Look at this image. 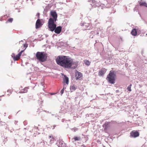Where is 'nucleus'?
I'll list each match as a JSON object with an SVG mask.
<instances>
[{"label": "nucleus", "instance_id": "obj_19", "mask_svg": "<svg viewBox=\"0 0 147 147\" xmlns=\"http://www.w3.org/2000/svg\"><path fill=\"white\" fill-rule=\"evenodd\" d=\"M13 18H9L7 21V22H10V23H11L12 21H13Z\"/></svg>", "mask_w": 147, "mask_h": 147}, {"label": "nucleus", "instance_id": "obj_7", "mask_svg": "<svg viewBox=\"0 0 147 147\" xmlns=\"http://www.w3.org/2000/svg\"><path fill=\"white\" fill-rule=\"evenodd\" d=\"M139 136V133L137 131L133 130L130 133V137L135 138Z\"/></svg>", "mask_w": 147, "mask_h": 147}, {"label": "nucleus", "instance_id": "obj_8", "mask_svg": "<svg viewBox=\"0 0 147 147\" xmlns=\"http://www.w3.org/2000/svg\"><path fill=\"white\" fill-rule=\"evenodd\" d=\"M43 24L42 22L41 21L40 19H38L36 22V28L38 29L41 27L42 25Z\"/></svg>", "mask_w": 147, "mask_h": 147}, {"label": "nucleus", "instance_id": "obj_9", "mask_svg": "<svg viewBox=\"0 0 147 147\" xmlns=\"http://www.w3.org/2000/svg\"><path fill=\"white\" fill-rule=\"evenodd\" d=\"M107 69L105 68H102L99 71L98 73V75L99 76H103L106 73Z\"/></svg>", "mask_w": 147, "mask_h": 147}, {"label": "nucleus", "instance_id": "obj_15", "mask_svg": "<svg viewBox=\"0 0 147 147\" xmlns=\"http://www.w3.org/2000/svg\"><path fill=\"white\" fill-rule=\"evenodd\" d=\"M49 137L50 142L51 143H53L55 140V139L52 136H50Z\"/></svg>", "mask_w": 147, "mask_h": 147}, {"label": "nucleus", "instance_id": "obj_3", "mask_svg": "<svg viewBox=\"0 0 147 147\" xmlns=\"http://www.w3.org/2000/svg\"><path fill=\"white\" fill-rule=\"evenodd\" d=\"M36 56L37 59L41 62H45L47 59V54L44 52H37Z\"/></svg>", "mask_w": 147, "mask_h": 147}, {"label": "nucleus", "instance_id": "obj_18", "mask_svg": "<svg viewBox=\"0 0 147 147\" xmlns=\"http://www.w3.org/2000/svg\"><path fill=\"white\" fill-rule=\"evenodd\" d=\"M28 88L26 87L22 90V92L24 93H26L28 91Z\"/></svg>", "mask_w": 147, "mask_h": 147}, {"label": "nucleus", "instance_id": "obj_20", "mask_svg": "<svg viewBox=\"0 0 147 147\" xmlns=\"http://www.w3.org/2000/svg\"><path fill=\"white\" fill-rule=\"evenodd\" d=\"M132 86V84H130V85L128 86L127 88V89L129 91H131V87Z\"/></svg>", "mask_w": 147, "mask_h": 147}, {"label": "nucleus", "instance_id": "obj_16", "mask_svg": "<svg viewBox=\"0 0 147 147\" xmlns=\"http://www.w3.org/2000/svg\"><path fill=\"white\" fill-rule=\"evenodd\" d=\"M84 62L85 64H86L87 65H89L90 64V62H89V61L87 60H84Z\"/></svg>", "mask_w": 147, "mask_h": 147}, {"label": "nucleus", "instance_id": "obj_13", "mask_svg": "<svg viewBox=\"0 0 147 147\" xmlns=\"http://www.w3.org/2000/svg\"><path fill=\"white\" fill-rule=\"evenodd\" d=\"M137 30L136 29H133L131 32V34L134 36H136L137 35Z\"/></svg>", "mask_w": 147, "mask_h": 147}, {"label": "nucleus", "instance_id": "obj_24", "mask_svg": "<svg viewBox=\"0 0 147 147\" xmlns=\"http://www.w3.org/2000/svg\"><path fill=\"white\" fill-rule=\"evenodd\" d=\"M24 47H26V45L25 44H24Z\"/></svg>", "mask_w": 147, "mask_h": 147}, {"label": "nucleus", "instance_id": "obj_10", "mask_svg": "<svg viewBox=\"0 0 147 147\" xmlns=\"http://www.w3.org/2000/svg\"><path fill=\"white\" fill-rule=\"evenodd\" d=\"M139 3L140 6H143L147 7V3L145 2H144L142 0H141L139 1Z\"/></svg>", "mask_w": 147, "mask_h": 147}, {"label": "nucleus", "instance_id": "obj_12", "mask_svg": "<svg viewBox=\"0 0 147 147\" xmlns=\"http://www.w3.org/2000/svg\"><path fill=\"white\" fill-rule=\"evenodd\" d=\"M63 81L64 83H66L67 84H69V78L65 75H64V76Z\"/></svg>", "mask_w": 147, "mask_h": 147}, {"label": "nucleus", "instance_id": "obj_17", "mask_svg": "<svg viewBox=\"0 0 147 147\" xmlns=\"http://www.w3.org/2000/svg\"><path fill=\"white\" fill-rule=\"evenodd\" d=\"M74 138L75 141H79L81 139V138L80 137L78 136H75Z\"/></svg>", "mask_w": 147, "mask_h": 147}, {"label": "nucleus", "instance_id": "obj_5", "mask_svg": "<svg viewBox=\"0 0 147 147\" xmlns=\"http://www.w3.org/2000/svg\"><path fill=\"white\" fill-rule=\"evenodd\" d=\"M55 26H53L49 25H48V27L51 31L53 32L54 31L57 34H60L61 31L62 27L61 26H58L56 27V25L55 23Z\"/></svg>", "mask_w": 147, "mask_h": 147}, {"label": "nucleus", "instance_id": "obj_1", "mask_svg": "<svg viewBox=\"0 0 147 147\" xmlns=\"http://www.w3.org/2000/svg\"><path fill=\"white\" fill-rule=\"evenodd\" d=\"M57 63L61 66L65 68H69L73 64L72 59L69 57L65 56H59L56 59Z\"/></svg>", "mask_w": 147, "mask_h": 147}, {"label": "nucleus", "instance_id": "obj_4", "mask_svg": "<svg viewBox=\"0 0 147 147\" xmlns=\"http://www.w3.org/2000/svg\"><path fill=\"white\" fill-rule=\"evenodd\" d=\"M116 75L114 71H110L106 78V80L109 83L111 84L115 83Z\"/></svg>", "mask_w": 147, "mask_h": 147}, {"label": "nucleus", "instance_id": "obj_21", "mask_svg": "<svg viewBox=\"0 0 147 147\" xmlns=\"http://www.w3.org/2000/svg\"><path fill=\"white\" fill-rule=\"evenodd\" d=\"M65 89V88L63 87V89L61 90V95H62L64 92V89Z\"/></svg>", "mask_w": 147, "mask_h": 147}, {"label": "nucleus", "instance_id": "obj_22", "mask_svg": "<svg viewBox=\"0 0 147 147\" xmlns=\"http://www.w3.org/2000/svg\"><path fill=\"white\" fill-rule=\"evenodd\" d=\"M90 24H87L86 23H85L84 24V26H86L87 28H88V26H90Z\"/></svg>", "mask_w": 147, "mask_h": 147}, {"label": "nucleus", "instance_id": "obj_11", "mask_svg": "<svg viewBox=\"0 0 147 147\" xmlns=\"http://www.w3.org/2000/svg\"><path fill=\"white\" fill-rule=\"evenodd\" d=\"M82 76V74L80 72H77L76 74V79L78 80Z\"/></svg>", "mask_w": 147, "mask_h": 147}, {"label": "nucleus", "instance_id": "obj_6", "mask_svg": "<svg viewBox=\"0 0 147 147\" xmlns=\"http://www.w3.org/2000/svg\"><path fill=\"white\" fill-rule=\"evenodd\" d=\"M24 50L21 51L18 55H15L14 53H12L11 55V57L13 58V60L15 61H17L20 58V57L22 55L23 52L24 51Z\"/></svg>", "mask_w": 147, "mask_h": 147}, {"label": "nucleus", "instance_id": "obj_14", "mask_svg": "<svg viewBox=\"0 0 147 147\" xmlns=\"http://www.w3.org/2000/svg\"><path fill=\"white\" fill-rule=\"evenodd\" d=\"M76 86L74 85L71 86L70 89L71 91H73L75 90L76 89Z\"/></svg>", "mask_w": 147, "mask_h": 147}, {"label": "nucleus", "instance_id": "obj_2", "mask_svg": "<svg viewBox=\"0 0 147 147\" xmlns=\"http://www.w3.org/2000/svg\"><path fill=\"white\" fill-rule=\"evenodd\" d=\"M50 15L52 18H49L48 22V25H51L52 26H55V22L57 21V14L56 11L52 10L50 11Z\"/></svg>", "mask_w": 147, "mask_h": 147}, {"label": "nucleus", "instance_id": "obj_23", "mask_svg": "<svg viewBox=\"0 0 147 147\" xmlns=\"http://www.w3.org/2000/svg\"><path fill=\"white\" fill-rule=\"evenodd\" d=\"M81 147H86L85 145H82L81 146Z\"/></svg>", "mask_w": 147, "mask_h": 147}]
</instances>
